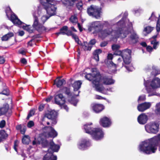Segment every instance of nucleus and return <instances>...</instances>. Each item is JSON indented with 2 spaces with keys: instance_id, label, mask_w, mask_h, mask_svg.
I'll return each mask as SVG.
<instances>
[{
  "instance_id": "obj_1",
  "label": "nucleus",
  "mask_w": 160,
  "mask_h": 160,
  "mask_svg": "<svg viewBox=\"0 0 160 160\" xmlns=\"http://www.w3.org/2000/svg\"><path fill=\"white\" fill-rule=\"evenodd\" d=\"M124 18L119 21L117 23L114 25H111V32L110 34L113 38H121L126 37L129 33V29L132 28V24L129 22V20L126 19L124 21Z\"/></svg>"
},
{
  "instance_id": "obj_2",
  "label": "nucleus",
  "mask_w": 160,
  "mask_h": 160,
  "mask_svg": "<svg viewBox=\"0 0 160 160\" xmlns=\"http://www.w3.org/2000/svg\"><path fill=\"white\" fill-rule=\"evenodd\" d=\"M40 3L44 7L46 13L45 14V10L38 8V14L41 16V22L44 23L51 17L56 14L57 8L55 5L57 2L54 0H39Z\"/></svg>"
},
{
  "instance_id": "obj_3",
  "label": "nucleus",
  "mask_w": 160,
  "mask_h": 160,
  "mask_svg": "<svg viewBox=\"0 0 160 160\" xmlns=\"http://www.w3.org/2000/svg\"><path fill=\"white\" fill-rule=\"evenodd\" d=\"M111 25L107 21H95L91 22L88 27L89 32L93 31V33L98 35L99 37L104 38L110 36L111 32Z\"/></svg>"
},
{
  "instance_id": "obj_4",
  "label": "nucleus",
  "mask_w": 160,
  "mask_h": 160,
  "mask_svg": "<svg viewBox=\"0 0 160 160\" xmlns=\"http://www.w3.org/2000/svg\"><path fill=\"white\" fill-rule=\"evenodd\" d=\"M158 146H159L160 151V134L141 142L139 146V150L140 152L150 154L155 152Z\"/></svg>"
},
{
  "instance_id": "obj_5",
  "label": "nucleus",
  "mask_w": 160,
  "mask_h": 160,
  "mask_svg": "<svg viewBox=\"0 0 160 160\" xmlns=\"http://www.w3.org/2000/svg\"><path fill=\"white\" fill-rule=\"evenodd\" d=\"M43 132L40 134L38 138H35L32 142L33 145H37L40 143L43 144L44 142L48 144V142L45 139L46 138L52 137L54 138L57 136L58 133L51 127H46L43 128Z\"/></svg>"
},
{
  "instance_id": "obj_6",
  "label": "nucleus",
  "mask_w": 160,
  "mask_h": 160,
  "mask_svg": "<svg viewBox=\"0 0 160 160\" xmlns=\"http://www.w3.org/2000/svg\"><path fill=\"white\" fill-rule=\"evenodd\" d=\"M97 77H95L92 82V87L95 88L96 91L101 92L103 93H106V92L103 89V87L102 85V84L106 85L113 84L115 81L112 79V77L108 76L102 77L100 78V79H98L97 81Z\"/></svg>"
},
{
  "instance_id": "obj_7",
  "label": "nucleus",
  "mask_w": 160,
  "mask_h": 160,
  "mask_svg": "<svg viewBox=\"0 0 160 160\" xmlns=\"http://www.w3.org/2000/svg\"><path fill=\"white\" fill-rule=\"evenodd\" d=\"M92 124L90 123L89 124H86L84 126L85 132L91 134L92 138L96 140L102 139L104 136V133L102 130L100 128H91L90 126Z\"/></svg>"
},
{
  "instance_id": "obj_8",
  "label": "nucleus",
  "mask_w": 160,
  "mask_h": 160,
  "mask_svg": "<svg viewBox=\"0 0 160 160\" xmlns=\"http://www.w3.org/2000/svg\"><path fill=\"white\" fill-rule=\"evenodd\" d=\"M144 85L147 92L149 94V96L155 95L154 90L160 87V79L155 78L150 82L148 81L146 82L144 80Z\"/></svg>"
},
{
  "instance_id": "obj_9",
  "label": "nucleus",
  "mask_w": 160,
  "mask_h": 160,
  "mask_svg": "<svg viewBox=\"0 0 160 160\" xmlns=\"http://www.w3.org/2000/svg\"><path fill=\"white\" fill-rule=\"evenodd\" d=\"M6 13L7 17L15 25L20 26L23 23V22L18 19L16 15L12 12L9 7L7 8Z\"/></svg>"
},
{
  "instance_id": "obj_10",
  "label": "nucleus",
  "mask_w": 160,
  "mask_h": 160,
  "mask_svg": "<svg viewBox=\"0 0 160 160\" xmlns=\"http://www.w3.org/2000/svg\"><path fill=\"white\" fill-rule=\"evenodd\" d=\"M33 23L32 25L33 28L39 32H42L46 30L45 28L42 24V23L40 21L41 24L38 22V17L35 13L33 14ZM40 21L41 19H40Z\"/></svg>"
},
{
  "instance_id": "obj_11",
  "label": "nucleus",
  "mask_w": 160,
  "mask_h": 160,
  "mask_svg": "<svg viewBox=\"0 0 160 160\" xmlns=\"http://www.w3.org/2000/svg\"><path fill=\"white\" fill-rule=\"evenodd\" d=\"M88 15L96 18H98L100 16V9L96 6L91 5L87 9Z\"/></svg>"
},
{
  "instance_id": "obj_12",
  "label": "nucleus",
  "mask_w": 160,
  "mask_h": 160,
  "mask_svg": "<svg viewBox=\"0 0 160 160\" xmlns=\"http://www.w3.org/2000/svg\"><path fill=\"white\" fill-rule=\"evenodd\" d=\"M60 34L63 35L66 34L68 36L72 35V38L78 44L81 43V42L79 40L78 36L75 34H72L70 30H68V27L67 26H63L60 29V32L57 33L58 35Z\"/></svg>"
},
{
  "instance_id": "obj_13",
  "label": "nucleus",
  "mask_w": 160,
  "mask_h": 160,
  "mask_svg": "<svg viewBox=\"0 0 160 160\" xmlns=\"http://www.w3.org/2000/svg\"><path fill=\"white\" fill-rule=\"evenodd\" d=\"M145 128L147 132L156 134L158 131L159 125L155 123H150L145 125Z\"/></svg>"
},
{
  "instance_id": "obj_14",
  "label": "nucleus",
  "mask_w": 160,
  "mask_h": 160,
  "mask_svg": "<svg viewBox=\"0 0 160 160\" xmlns=\"http://www.w3.org/2000/svg\"><path fill=\"white\" fill-rule=\"evenodd\" d=\"M131 51L129 49L123 50L122 52V57L125 64L128 65L131 61Z\"/></svg>"
},
{
  "instance_id": "obj_15",
  "label": "nucleus",
  "mask_w": 160,
  "mask_h": 160,
  "mask_svg": "<svg viewBox=\"0 0 160 160\" xmlns=\"http://www.w3.org/2000/svg\"><path fill=\"white\" fill-rule=\"evenodd\" d=\"M55 101L57 104L62 105V108L65 109L67 111H68V107L65 105H62L65 102V98L62 94H58L56 96L55 98Z\"/></svg>"
},
{
  "instance_id": "obj_16",
  "label": "nucleus",
  "mask_w": 160,
  "mask_h": 160,
  "mask_svg": "<svg viewBox=\"0 0 160 160\" xmlns=\"http://www.w3.org/2000/svg\"><path fill=\"white\" fill-rule=\"evenodd\" d=\"M91 144L89 141L86 139H81L79 142L78 146V148L81 150H84L90 147Z\"/></svg>"
},
{
  "instance_id": "obj_17",
  "label": "nucleus",
  "mask_w": 160,
  "mask_h": 160,
  "mask_svg": "<svg viewBox=\"0 0 160 160\" xmlns=\"http://www.w3.org/2000/svg\"><path fill=\"white\" fill-rule=\"evenodd\" d=\"M92 75L91 74L88 73L86 75L85 78L89 81H92V82L94 79V78L95 77H97V79L96 81H97L98 79H100L101 77V75L98 71H97L96 68H93L92 69Z\"/></svg>"
},
{
  "instance_id": "obj_18",
  "label": "nucleus",
  "mask_w": 160,
  "mask_h": 160,
  "mask_svg": "<svg viewBox=\"0 0 160 160\" xmlns=\"http://www.w3.org/2000/svg\"><path fill=\"white\" fill-rule=\"evenodd\" d=\"M100 123L104 127H108L111 126L112 122L109 118L105 117L101 118Z\"/></svg>"
},
{
  "instance_id": "obj_19",
  "label": "nucleus",
  "mask_w": 160,
  "mask_h": 160,
  "mask_svg": "<svg viewBox=\"0 0 160 160\" xmlns=\"http://www.w3.org/2000/svg\"><path fill=\"white\" fill-rule=\"evenodd\" d=\"M82 82L81 81H78L75 82L72 84V86L74 88V91L75 92H76L74 93L75 96H78L80 91L78 90L81 87Z\"/></svg>"
},
{
  "instance_id": "obj_20",
  "label": "nucleus",
  "mask_w": 160,
  "mask_h": 160,
  "mask_svg": "<svg viewBox=\"0 0 160 160\" xmlns=\"http://www.w3.org/2000/svg\"><path fill=\"white\" fill-rule=\"evenodd\" d=\"M151 106V103L145 102L139 104L137 108L139 111L142 112L149 108Z\"/></svg>"
},
{
  "instance_id": "obj_21",
  "label": "nucleus",
  "mask_w": 160,
  "mask_h": 160,
  "mask_svg": "<svg viewBox=\"0 0 160 160\" xmlns=\"http://www.w3.org/2000/svg\"><path fill=\"white\" fill-rule=\"evenodd\" d=\"M48 144H47L45 142L43 144H42L43 145H44V143L46 144L45 146H46L48 145H49V149L48 151H50V149L52 150V152H57L59 149L60 146L54 144L52 141H51L49 143L48 142Z\"/></svg>"
},
{
  "instance_id": "obj_22",
  "label": "nucleus",
  "mask_w": 160,
  "mask_h": 160,
  "mask_svg": "<svg viewBox=\"0 0 160 160\" xmlns=\"http://www.w3.org/2000/svg\"><path fill=\"white\" fill-rule=\"evenodd\" d=\"M148 119L147 116L145 113L139 115L138 118V122L140 124H144L146 123Z\"/></svg>"
},
{
  "instance_id": "obj_23",
  "label": "nucleus",
  "mask_w": 160,
  "mask_h": 160,
  "mask_svg": "<svg viewBox=\"0 0 160 160\" xmlns=\"http://www.w3.org/2000/svg\"><path fill=\"white\" fill-rule=\"evenodd\" d=\"M92 109L96 112H101L104 108V106L100 104H93L92 105Z\"/></svg>"
},
{
  "instance_id": "obj_24",
  "label": "nucleus",
  "mask_w": 160,
  "mask_h": 160,
  "mask_svg": "<svg viewBox=\"0 0 160 160\" xmlns=\"http://www.w3.org/2000/svg\"><path fill=\"white\" fill-rule=\"evenodd\" d=\"M57 115V112L54 110H51L48 111L47 113L45 116L44 118H47L48 119H54L55 118H56Z\"/></svg>"
},
{
  "instance_id": "obj_25",
  "label": "nucleus",
  "mask_w": 160,
  "mask_h": 160,
  "mask_svg": "<svg viewBox=\"0 0 160 160\" xmlns=\"http://www.w3.org/2000/svg\"><path fill=\"white\" fill-rule=\"evenodd\" d=\"M69 20L73 25H75L77 23L78 26L80 31L82 32V28L80 24L78 23V19L76 15H73L71 16Z\"/></svg>"
},
{
  "instance_id": "obj_26",
  "label": "nucleus",
  "mask_w": 160,
  "mask_h": 160,
  "mask_svg": "<svg viewBox=\"0 0 160 160\" xmlns=\"http://www.w3.org/2000/svg\"><path fill=\"white\" fill-rule=\"evenodd\" d=\"M57 157L52 154V152H48L44 155L43 160H56Z\"/></svg>"
},
{
  "instance_id": "obj_27",
  "label": "nucleus",
  "mask_w": 160,
  "mask_h": 160,
  "mask_svg": "<svg viewBox=\"0 0 160 160\" xmlns=\"http://www.w3.org/2000/svg\"><path fill=\"white\" fill-rule=\"evenodd\" d=\"M138 36L136 33L133 32L131 34L128 41L130 43H135L138 41Z\"/></svg>"
},
{
  "instance_id": "obj_28",
  "label": "nucleus",
  "mask_w": 160,
  "mask_h": 160,
  "mask_svg": "<svg viewBox=\"0 0 160 160\" xmlns=\"http://www.w3.org/2000/svg\"><path fill=\"white\" fill-rule=\"evenodd\" d=\"M122 57L121 58H118L117 60V64H114L113 62H111L110 63L111 64L112 67H114L115 68H116L117 67H119L122 68L124 65L123 64V61H122Z\"/></svg>"
},
{
  "instance_id": "obj_29",
  "label": "nucleus",
  "mask_w": 160,
  "mask_h": 160,
  "mask_svg": "<svg viewBox=\"0 0 160 160\" xmlns=\"http://www.w3.org/2000/svg\"><path fill=\"white\" fill-rule=\"evenodd\" d=\"M65 81L64 79H60L59 78H58L54 80V84H55L57 87H59L65 83Z\"/></svg>"
},
{
  "instance_id": "obj_30",
  "label": "nucleus",
  "mask_w": 160,
  "mask_h": 160,
  "mask_svg": "<svg viewBox=\"0 0 160 160\" xmlns=\"http://www.w3.org/2000/svg\"><path fill=\"white\" fill-rule=\"evenodd\" d=\"M153 27L149 26L144 27L143 30V33L145 35H146L150 33L153 30Z\"/></svg>"
},
{
  "instance_id": "obj_31",
  "label": "nucleus",
  "mask_w": 160,
  "mask_h": 160,
  "mask_svg": "<svg viewBox=\"0 0 160 160\" xmlns=\"http://www.w3.org/2000/svg\"><path fill=\"white\" fill-rule=\"evenodd\" d=\"M14 35V34L12 32H9L7 34L3 36L1 38L2 41H6L8 40L9 39L12 37Z\"/></svg>"
},
{
  "instance_id": "obj_32",
  "label": "nucleus",
  "mask_w": 160,
  "mask_h": 160,
  "mask_svg": "<svg viewBox=\"0 0 160 160\" xmlns=\"http://www.w3.org/2000/svg\"><path fill=\"white\" fill-rule=\"evenodd\" d=\"M9 108V105L5 104L3 107L0 108V116L5 114L8 111Z\"/></svg>"
},
{
  "instance_id": "obj_33",
  "label": "nucleus",
  "mask_w": 160,
  "mask_h": 160,
  "mask_svg": "<svg viewBox=\"0 0 160 160\" xmlns=\"http://www.w3.org/2000/svg\"><path fill=\"white\" fill-rule=\"evenodd\" d=\"M76 0H62L63 4L66 6H72Z\"/></svg>"
},
{
  "instance_id": "obj_34",
  "label": "nucleus",
  "mask_w": 160,
  "mask_h": 160,
  "mask_svg": "<svg viewBox=\"0 0 160 160\" xmlns=\"http://www.w3.org/2000/svg\"><path fill=\"white\" fill-rule=\"evenodd\" d=\"M102 52V51L100 49H98L95 50L93 52L94 58L97 61H99L98 55Z\"/></svg>"
},
{
  "instance_id": "obj_35",
  "label": "nucleus",
  "mask_w": 160,
  "mask_h": 160,
  "mask_svg": "<svg viewBox=\"0 0 160 160\" xmlns=\"http://www.w3.org/2000/svg\"><path fill=\"white\" fill-rule=\"evenodd\" d=\"M83 48L85 50H90L92 48V46L87 42H84L82 44Z\"/></svg>"
},
{
  "instance_id": "obj_36",
  "label": "nucleus",
  "mask_w": 160,
  "mask_h": 160,
  "mask_svg": "<svg viewBox=\"0 0 160 160\" xmlns=\"http://www.w3.org/2000/svg\"><path fill=\"white\" fill-rule=\"evenodd\" d=\"M30 141V137L28 135H24L22 139V143L25 144H28Z\"/></svg>"
},
{
  "instance_id": "obj_37",
  "label": "nucleus",
  "mask_w": 160,
  "mask_h": 160,
  "mask_svg": "<svg viewBox=\"0 0 160 160\" xmlns=\"http://www.w3.org/2000/svg\"><path fill=\"white\" fill-rule=\"evenodd\" d=\"M8 134L6 133L5 131L2 130L0 131V142L2 139L7 137Z\"/></svg>"
},
{
  "instance_id": "obj_38",
  "label": "nucleus",
  "mask_w": 160,
  "mask_h": 160,
  "mask_svg": "<svg viewBox=\"0 0 160 160\" xmlns=\"http://www.w3.org/2000/svg\"><path fill=\"white\" fill-rule=\"evenodd\" d=\"M83 4L81 1L79 2L76 4V7L78 10L82 11L83 9Z\"/></svg>"
},
{
  "instance_id": "obj_39",
  "label": "nucleus",
  "mask_w": 160,
  "mask_h": 160,
  "mask_svg": "<svg viewBox=\"0 0 160 160\" xmlns=\"http://www.w3.org/2000/svg\"><path fill=\"white\" fill-rule=\"evenodd\" d=\"M30 25H26V26H23V29L26 30L27 31H28L29 32L31 33L33 32V30L32 29L30 28Z\"/></svg>"
},
{
  "instance_id": "obj_40",
  "label": "nucleus",
  "mask_w": 160,
  "mask_h": 160,
  "mask_svg": "<svg viewBox=\"0 0 160 160\" xmlns=\"http://www.w3.org/2000/svg\"><path fill=\"white\" fill-rule=\"evenodd\" d=\"M156 29L158 32L160 31V15H159V17L158 19V21L157 23Z\"/></svg>"
},
{
  "instance_id": "obj_41",
  "label": "nucleus",
  "mask_w": 160,
  "mask_h": 160,
  "mask_svg": "<svg viewBox=\"0 0 160 160\" xmlns=\"http://www.w3.org/2000/svg\"><path fill=\"white\" fill-rule=\"evenodd\" d=\"M151 43L153 45V48L154 49H156L159 44L158 42H157L156 40L151 41Z\"/></svg>"
},
{
  "instance_id": "obj_42",
  "label": "nucleus",
  "mask_w": 160,
  "mask_h": 160,
  "mask_svg": "<svg viewBox=\"0 0 160 160\" xmlns=\"http://www.w3.org/2000/svg\"><path fill=\"white\" fill-rule=\"evenodd\" d=\"M156 109L155 112L157 114H160V102L157 104L156 105Z\"/></svg>"
},
{
  "instance_id": "obj_43",
  "label": "nucleus",
  "mask_w": 160,
  "mask_h": 160,
  "mask_svg": "<svg viewBox=\"0 0 160 160\" xmlns=\"http://www.w3.org/2000/svg\"><path fill=\"white\" fill-rule=\"evenodd\" d=\"M149 19L153 21L157 20V18L155 16L154 12H153L152 13L151 17L149 18Z\"/></svg>"
},
{
  "instance_id": "obj_44",
  "label": "nucleus",
  "mask_w": 160,
  "mask_h": 160,
  "mask_svg": "<svg viewBox=\"0 0 160 160\" xmlns=\"http://www.w3.org/2000/svg\"><path fill=\"white\" fill-rule=\"evenodd\" d=\"M120 46L118 44H114L112 45V48L113 51H116L118 49Z\"/></svg>"
},
{
  "instance_id": "obj_45",
  "label": "nucleus",
  "mask_w": 160,
  "mask_h": 160,
  "mask_svg": "<svg viewBox=\"0 0 160 160\" xmlns=\"http://www.w3.org/2000/svg\"><path fill=\"white\" fill-rule=\"evenodd\" d=\"M103 89L105 92H107V93H105V94H108L109 92H112L114 91V89L112 88H109L106 89L103 87Z\"/></svg>"
},
{
  "instance_id": "obj_46",
  "label": "nucleus",
  "mask_w": 160,
  "mask_h": 160,
  "mask_svg": "<svg viewBox=\"0 0 160 160\" xmlns=\"http://www.w3.org/2000/svg\"><path fill=\"white\" fill-rule=\"evenodd\" d=\"M35 112V111L34 110H31L28 116V118L29 119L30 117L33 115L34 114Z\"/></svg>"
},
{
  "instance_id": "obj_47",
  "label": "nucleus",
  "mask_w": 160,
  "mask_h": 160,
  "mask_svg": "<svg viewBox=\"0 0 160 160\" xmlns=\"http://www.w3.org/2000/svg\"><path fill=\"white\" fill-rule=\"evenodd\" d=\"M6 124V122L4 120H2L0 122V128H3L4 127Z\"/></svg>"
},
{
  "instance_id": "obj_48",
  "label": "nucleus",
  "mask_w": 160,
  "mask_h": 160,
  "mask_svg": "<svg viewBox=\"0 0 160 160\" xmlns=\"http://www.w3.org/2000/svg\"><path fill=\"white\" fill-rule=\"evenodd\" d=\"M34 125V123L32 121H29L28 123L27 126L28 127L30 128L32 127Z\"/></svg>"
},
{
  "instance_id": "obj_49",
  "label": "nucleus",
  "mask_w": 160,
  "mask_h": 160,
  "mask_svg": "<svg viewBox=\"0 0 160 160\" xmlns=\"http://www.w3.org/2000/svg\"><path fill=\"white\" fill-rule=\"evenodd\" d=\"M19 143V142L18 141H16L14 142V148L15 151L16 152H17V147H18V145Z\"/></svg>"
},
{
  "instance_id": "obj_50",
  "label": "nucleus",
  "mask_w": 160,
  "mask_h": 160,
  "mask_svg": "<svg viewBox=\"0 0 160 160\" xmlns=\"http://www.w3.org/2000/svg\"><path fill=\"white\" fill-rule=\"evenodd\" d=\"M63 91H65V93L67 95H69L70 94V90L69 89L65 88H63Z\"/></svg>"
},
{
  "instance_id": "obj_51",
  "label": "nucleus",
  "mask_w": 160,
  "mask_h": 160,
  "mask_svg": "<svg viewBox=\"0 0 160 160\" xmlns=\"http://www.w3.org/2000/svg\"><path fill=\"white\" fill-rule=\"evenodd\" d=\"M146 50L147 51L151 52L153 50V48L150 46H148L146 47Z\"/></svg>"
},
{
  "instance_id": "obj_52",
  "label": "nucleus",
  "mask_w": 160,
  "mask_h": 160,
  "mask_svg": "<svg viewBox=\"0 0 160 160\" xmlns=\"http://www.w3.org/2000/svg\"><path fill=\"white\" fill-rule=\"evenodd\" d=\"M56 118H55L54 119H50L52 121V125H55L57 122L56 119Z\"/></svg>"
},
{
  "instance_id": "obj_53",
  "label": "nucleus",
  "mask_w": 160,
  "mask_h": 160,
  "mask_svg": "<svg viewBox=\"0 0 160 160\" xmlns=\"http://www.w3.org/2000/svg\"><path fill=\"white\" fill-rule=\"evenodd\" d=\"M125 67L127 69L128 71H132L134 69L133 68L132 66H131L130 67V68H128L127 66L125 65Z\"/></svg>"
},
{
  "instance_id": "obj_54",
  "label": "nucleus",
  "mask_w": 160,
  "mask_h": 160,
  "mask_svg": "<svg viewBox=\"0 0 160 160\" xmlns=\"http://www.w3.org/2000/svg\"><path fill=\"white\" fill-rule=\"evenodd\" d=\"M145 97L144 95L140 96L138 98V101H142L145 100Z\"/></svg>"
},
{
  "instance_id": "obj_55",
  "label": "nucleus",
  "mask_w": 160,
  "mask_h": 160,
  "mask_svg": "<svg viewBox=\"0 0 160 160\" xmlns=\"http://www.w3.org/2000/svg\"><path fill=\"white\" fill-rule=\"evenodd\" d=\"M96 43V40L95 39H92L91 40L89 43V44H90V45L91 46L92 45H93L95 44Z\"/></svg>"
},
{
  "instance_id": "obj_56",
  "label": "nucleus",
  "mask_w": 160,
  "mask_h": 160,
  "mask_svg": "<svg viewBox=\"0 0 160 160\" xmlns=\"http://www.w3.org/2000/svg\"><path fill=\"white\" fill-rule=\"evenodd\" d=\"M5 60L3 57L0 56V64H3L5 62Z\"/></svg>"
},
{
  "instance_id": "obj_57",
  "label": "nucleus",
  "mask_w": 160,
  "mask_h": 160,
  "mask_svg": "<svg viewBox=\"0 0 160 160\" xmlns=\"http://www.w3.org/2000/svg\"><path fill=\"white\" fill-rule=\"evenodd\" d=\"M113 55L111 53H109L108 54L107 56V58L109 60H112L113 58Z\"/></svg>"
},
{
  "instance_id": "obj_58",
  "label": "nucleus",
  "mask_w": 160,
  "mask_h": 160,
  "mask_svg": "<svg viewBox=\"0 0 160 160\" xmlns=\"http://www.w3.org/2000/svg\"><path fill=\"white\" fill-rule=\"evenodd\" d=\"M107 44V42H102L100 44V46L102 47H104L106 46Z\"/></svg>"
},
{
  "instance_id": "obj_59",
  "label": "nucleus",
  "mask_w": 160,
  "mask_h": 160,
  "mask_svg": "<svg viewBox=\"0 0 160 160\" xmlns=\"http://www.w3.org/2000/svg\"><path fill=\"white\" fill-rule=\"evenodd\" d=\"M44 105L43 104L40 105L39 107V109L40 111H42L43 109Z\"/></svg>"
},
{
  "instance_id": "obj_60",
  "label": "nucleus",
  "mask_w": 160,
  "mask_h": 160,
  "mask_svg": "<svg viewBox=\"0 0 160 160\" xmlns=\"http://www.w3.org/2000/svg\"><path fill=\"white\" fill-rule=\"evenodd\" d=\"M26 130V128L24 127L21 130V132L22 134H24Z\"/></svg>"
},
{
  "instance_id": "obj_61",
  "label": "nucleus",
  "mask_w": 160,
  "mask_h": 160,
  "mask_svg": "<svg viewBox=\"0 0 160 160\" xmlns=\"http://www.w3.org/2000/svg\"><path fill=\"white\" fill-rule=\"evenodd\" d=\"M19 52L22 55H24L25 53V51L24 50L21 49L19 51Z\"/></svg>"
},
{
  "instance_id": "obj_62",
  "label": "nucleus",
  "mask_w": 160,
  "mask_h": 160,
  "mask_svg": "<svg viewBox=\"0 0 160 160\" xmlns=\"http://www.w3.org/2000/svg\"><path fill=\"white\" fill-rule=\"evenodd\" d=\"M96 98L98 99H104V98L99 95H96Z\"/></svg>"
},
{
  "instance_id": "obj_63",
  "label": "nucleus",
  "mask_w": 160,
  "mask_h": 160,
  "mask_svg": "<svg viewBox=\"0 0 160 160\" xmlns=\"http://www.w3.org/2000/svg\"><path fill=\"white\" fill-rule=\"evenodd\" d=\"M21 62L22 63L24 64H26L27 62L25 58H23L21 59Z\"/></svg>"
},
{
  "instance_id": "obj_64",
  "label": "nucleus",
  "mask_w": 160,
  "mask_h": 160,
  "mask_svg": "<svg viewBox=\"0 0 160 160\" xmlns=\"http://www.w3.org/2000/svg\"><path fill=\"white\" fill-rule=\"evenodd\" d=\"M17 130H20L22 128V126L21 125H18L16 127Z\"/></svg>"
}]
</instances>
